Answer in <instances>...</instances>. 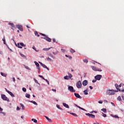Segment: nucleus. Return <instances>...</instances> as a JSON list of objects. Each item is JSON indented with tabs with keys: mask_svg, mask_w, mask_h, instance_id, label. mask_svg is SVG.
<instances>
[{
	"mask_svg": "<svg viewBox=\"0 0 124 124\" xmlns=\"http://www.w3.org/2000/svg\"><path fill=\"white\" fill-rule=\"evenodd\" d=\"M115 92H118V91L109 90L107 91V94L108 95H113L115 94Z\"/></svg>",
	"mask_w": 124,
	"mask_h": 124,
	"instance_id": "f257e3e1",
	"label": "nucleus"
},
{
	"mask_svg": "<svg viewBox=\"0 0 124 124\" xmlns=\"http://www.w3.org/2000/svg\"><path fill=\"white\" fill-rule=\"evenodd\" d=\"M16 47H18V48H20V49H22L23 48V47H26V45L25 44H24V43H18L17 44V45H16Z\"/></svg>",
	"mask_w": 124,
	"mask_h": 124,
	"instance_id": "f03ea898",
	"label": "nucleus"
},
{
	"mask_svg": "<svg viewBox=\"0 0 124 124\" xmlns=\"http://www.w3.org/2000/svg\"><path fill=\"white\" fill-rule=\"evenodd\" d=\"M1 97L3 100H5L6 101H7L8 102H9L10 101L9 100V99L7 97H6V96L5 94H1Z\"/></svg>",
	"mask_w": 124,
	"mask_h": 124,
	"instance_id": "7ed1b4c3",
	"label": "nucleus"
},
{
	"mask_svg": "<svg viewBox=\"0 0 124 124\" xmlns=\"http://www.w3.org/2000/svg\"><path fill=\"white\" fill-rule=\"evenodd\" d=\"M42 38H43V39H45L46 41H48V42H51L52 41V39L47 37V36H46L45 37H42Z\"/></svg>",
	"mask_w": 124,
	"mask_h": 124,
	"instance_id": "20e7f679",
	"label": "nucleus"
},
{
	"mask_svg": "<svg viewBox=\"0 0 124 124\" xmlns=\"http://www.w3.org/2000/svg\"><path fill=\"white\" fill-rule=\"evenodd\" d=\"M68 91H70V92H71V93H75L76 91L74 90V88H73V87L72 86H69L68 88Z\"/></svg>",
	"mask_w": 124,
	"mask_h": 124,
	"instance_id": "39448f33",
	"label": "nucleus"
},
{
	"mask_svg": "<svg viewBox=\"0 0 124 124\" xmlns=\"http://www.w3.org/2000/svg\"><path fill=\"white\" fill-rule=\"evenodd\" d=\"M101 78H102V76L100 75H97L94 77V78L96 80H98V81H99V80H100V79H101Z\"/></svg>",
	"mask_w": 124,
	"mask_h": 124,
	"instance_id": "423d86ee",
	"label": "nucleus"
},
{
	"mask_svg": "<svg viewBox=\"0 0 124 124\" xmlns=\"http://www.w3.org/2000/svg\"><path fill=\"white\" fill-rule=\"evenodd\" d=\"M85 115L86 116H88L90 118H92V119H94V118H95V115L92 114L91 113H85Z\"/></svg>",
	"mask_w": 124,
	"mask_h": 124,
	"instance_id": "0eeeda50",
	"label": "nucleus"
},
{
	"mask_svg": "<svg viewBox=\"0 0 124 124\" xmlns=\"http://www.w3.org/2000/svg\"><path fill=\"white\" fill-rule=\"evenodd\" d=\"M77 88H78V89H81V87H82V83L81 82V81H78L77 83Z\"/></svg>",
	"mask_w": 124,
	"mask_h": 124,
	"instance_id": "6e6552de",
	"label": "nucleus"
},
{
	"mask_svg": "<svg viewBox=\"0 0 124 124\" xmlns=\"http://www.w3.org/2000/svg\"><path fill=\"white\" fill-rule=\"evenodd\" d=\"M75 96L76 97H77L78 98H79V99H81L82 96H80V95L78 93H74Z\"/></svg>",
	"mask_w": 124,
	"mask_h": 124,
	"instance_id": "1a4fd4ad",
	"label": "nucleus"
},
{
	"mask_svg": "<svg viewBox=\"0 0 124 124\" xmlns=\"http://www.w3.org/2000/svg\"><path fill=\"white\" fill-rule=\"evenodd\" d=\"M39 63L44 67V68L47 69V70H49V68L47 67V66L46 65L43 64L42 62H39Z\"/></svg>",
	"mask_w": 124,
	"mask_h": 124,
	"instance_id": "9d476101",
	"label": "nucleus"
},
{
	"mask_svg": "<svg viewBox=\"0 0 124 124\" xmlns=\"http://www.w3.org/2000/svg\"><path fill=\"white\" fill-rule=\"evenodd\" d=\"M17 28L18 29V30H19V31H23V26L21 25H17Z\"/></svg>",
	"mask_w": 124,
	"mask_h": 124,
	"instance_id": "9b49d317",
	"label": "nucleus"
},
{
	"mask_svg": "<svg viewBox=\"0 0 124 124\" xmlns=\"http://www.w3.org/2000/svg\"><path fill=\"white\" fill-rule=\"evenodd\" d=\"M44 117L46 118V119L47 121H48V122H49V123H53V121H52V120L51 119L49 118V117H48L46 116H45Z\"/></svg>",
	"mask_w": 124,
	"mask_h": 124,
	"instance_id": "f8f14e48",
	"label": "nucleus"
},
{
	"mask_svg": "<svg viewBox=\"0 0 124 124\" xmlns=\"http://www.w3.org/2000/svg\"><path fill=\"white\" fill-rule=\"evenodd\" d=\"M83 86H87L88 85V80H85L82 82Z\"/></svg>",
	"mask_w": 124,
	"mask_h": 124,
	"instance_id": "ddd939ff",
	"label": "nucleus"
},
{
	"mask_svg": "<svg viewBox=\"0 0 124 124\" xmlns=\"http://www.w3.org/2000/svg\"><path fill=\"white\" fill-rule=\"evenodd\" d=\"M8 25L11 26V27H11L12 30H13V29H14V28H15V25L14 24H13V23H11L9 22V23H8Z\"/></svg>",
	"mask_w": 124,
	"mask_h": 124,
	"instance_id": "4468645a",
	"label": "nucleus"
},
{
	"mask_svg": "<svg viewBox=\"0 0 124 124\" xmlns=\"http://www.w3.org/2000/svg\"><path fill=\"white\" fill-rule=\"evenodd\" d=\"M8 93H9L10 95L12 96V97H15V95H14V94H13L12 92L10 91H8Z\"/></svg>",
	"mask_w": 124,
	"mask_h": 124,
	"instance_id": "2eb2a0df",
	"label": "nucleus"
},
{
	"mask_svg": "<svg viewBox=\"0 0 124 124\" xmlns=\"http://www.w3.org/2000/svg\"><path fill=\"white\" fill-rule=\"evenodd\" d=\"M34 62L35 65L37 66V69H39V63H38V62H37L36 61H35Z\"/></svg>",
	"mask_w": 124,
	"mask_h": 124,
	"instance_id": "dca6fc26",
	"label": "nucleus"
},
{
	"mask_svg": "<svg viewBox=\"0 0 124 124\" xmlns=\"http://www.w3.org/2000/svg\"><path fill=\"white\" fill-rule=\"evenodd\" d=\"M63 106H64V107H65L66 108H69V106H68V105L66 104V103H63Z\"/></svg>",
	"mask_w": 124,
	"mask_h": 124,
	"instance_id": "f3484780",
	"label": "nucleus"
},
{
	"mask_svg": "<svg viewBox=\"0 0 124 124\" xmlns=\"http://www.w3.org/2000/svg\"><path fill=\"white\" fill-rule=\"evenodd\" d=\"M48 55L49 56V57H51V58H52V59H53L54 60H55V59H56V57L55 56H53L52 55V54H51V53H48Z\"/></svg>",
	"mask_w": 124,
	"mask_h": 124,
	"instance_id": "a211bd4d",
	"label": "nucleus"
},
{
	"mask_svg": "<svg viewBox=\"0 0 124 124\" xmlns=\"http://www.w3.org/2000/svg\"><path fill=\"white\" fill-rule=\"evenodd\" d=\"M55 51H53L52 53L53 54V55H58V54H59V51H58V50H57V49H55Z\"/></svg>",
	"mask_w": 124,
	"mask_h": 124,
	"instance_id": "6ab92c4d",
	"label": "nucleus"
},
{
	"mask_svg": "<svg viewBox=\"0 0 124 124\" xmlns=\"http://www.w3.org/2000/svg\"><path fill=\"white\" fill-rule=\"evenodd\" d=\"M30 102H31V103H33V104H34V105H37V103L34 101H30Z\"/></svg>",
	"mask_w": 124,
	"mask_h": 124,
	"instance_id": "aec40b11",
	"label": "nucleus"
},
{
	"mask_svg": "<svg viewBox=\"0 0 124 124\" xmlns=\"http://www.w3.org/2000/svg\"><path fill=\"white\" fill-rule=\"evenodd\" d=\"M110 116H111L113 118H115L116 119H119V116L117 115H113V114H111Z\"/></svg>",
	"mask_w": 124,
	"mask_h": 124,
	"instance_id": "412c9836",
	"label": "nucleus"
},
{
	"mask_svg": "<svg viewBox=\"0 0 124 124\" xmlns=\"http://www.w3.org/2000/svg\"><path fill=\"white\" fill-rule=\"evenodd\" d=\"M25 96L27 98H30V97H31V95H30V94H28V93H26L25 94Z\"/></svg>",
	"mask_w": 124,
	"mask_h": 124,
	"instance_id": "4be33fe9",
	"label": "nucleus"
},
{
	"mask_svg": "<svg viewBox=\"0 0 124 124\" xmlns=\"http://www.w3.org/2000/svg\"><path fill=\"white\" fill-rule=\"evenodd\" d=\"M0 74L2 76H3V77H6V76L7 75L6 74L3 73L2 72H1Z\"/></svg>",
	"mask_w": 124,
	"mask_h": 124,
	"instance_id": "5701e85b",
	"label": "nucleus"
},
{
	"mask_svg": "<svg viewBox=\"0 0 124 124\" xmlns=\"http://www.w3.org/2000/svg\"><path fill=\"white\" fill-rule=\"evenodd\" d=\"M101 111H103L104 113H107V110L106 108H102Z\"/></svg>",
	"mask_w": 124,
	"mask_h": 124,
	"instance_id": "b1692460",
	"label": "nucleus"
},
{
	"mask_svg": "<svg viewBox=\"0 0 124 124\" xmlns=\"http://www.w3.org/2000/svg\"><path fill=\"white\" fill-rule=\"evenodd\" d=\"M70 52L72 53L73 54V53H75V50L72 48H71L70 50Z\"/></svg>",
	"mask_w": 124,
	"mask_h": 124,
	"instance_id": "393cba45",
	"label": "nucleus"
},
{
	"mask_svg": "<svg viewBox=\"0 0 124 124\" xmlns=\"http://www.w3.org/2000/svg\"><path fill=\"white\" fill-rule=\"evenodd\" d=\"M31 121L33 122V123H35V124H36V123H37V120L35 119H31Z\"/></svg>",
	"mask_w": 124,
	"mask_h": 124,
	"instance_id": "a878e982",
	"label": "nucleus"
},
{
	"mask_svg": "<svg viewBox=\"0 0 124 124\" xmlns=\"http://www.w3.org/2000/svg\"><path fill=\"white\" fill-rule=\"evenodd\" d=\"M83 62H86V63H88V62H89V61L87 59L83 60Z\"/></svg>",
	"mask_w": 124,
	"mask_h": 124,
	"instance_id": "bb28decb",
	"label": "nucleus"
},
{
	"mask_svg": "<svg viewBox=\"0 0 124 124\" xmlns=\"http://www.w3.org/2000/svg\"><path fill=\"white\" fill-rule=\"evenodd\" d=\"M64 79L65 80H69V77H68V76H66L64 77Z\"/></svg>",
	"mask_w": 124,
	"mask_h": 124,
	"instance_id": "cd10ccee",
	"label": "nucleus"
},
{
	"mask_svg": "<svg viewBox=\"0 0 124 124\" xmlns=\"http://www.w3.org/2000/svg\"><path fill=\"white\" fill-rule=\"evenodd\" d=\"M84 94L85 95H87V94H89V93H88V90H86L84 91Z\"/></svg>",
	"mask_w": 124,
	"mask_h": 124,
	"instance_id": "c85d7f7f",
	"label": "nucleus"
},
{
	"mask_svg": "<svg viewBox=\"0 0 124 124\" xmlns=\"http://www.w3.org/2000/svg\"><path fill=\"white\" fill-rule=\"evenodd\" d=\"M20 105L22 107V110H24L25 109V106H24L22 104H20Z\"/></svg>",
	"mask_w": 124,
	"mask_h": 124,
	"instance_id": "c756f323",
	"label": "nucleus"
},
{
	"mask_svg": "<svg viewBox=\"0 0 124 124\" xmlns=\"http://www.w3.org/2000/svg\"><path fill=\"white\" fill-rule=\"evenodd\" d=\"M47 61H49V62H54L53 60H52L51 58H49V57L46 58Z\"/></svg>",
	"mask_w": 124,
	"mask_h": 124,
	"instance_id": "7c9ffc66",
	"label": "nucleus"
},
{
	"mask_svg": "<svg viewBox=\"0 0 124 124\" xmlns=\"http://www.w3.org/2000/svg\"><path fill=\"white\" fill-rule=\"evenodd\" d=\"M56 107L60 109V110H63L62 108H60V105H57Z\"/></svg>",
	"mask_w": 124,
	"mask_h": 124,
	"instance_id": "2f4dec72",
	"label": "nucleus"
},
{
	"mask_svg": "<svg viewBox=\"0 0 124 124\" xmlns=\"http://www.w3.org/2000/svg\"><path fill=\"white\" fill-rule=\"evenodd\" d=\"M97 69V68H96V67H95V66L92 67V69H93V70H94V71H96Z\"/></svg>",
	"mask_w": 124,
	"mask_h": 124,
	"instance_id": "473e14b6",
	"label": "nucleus"
},
{
	"mask_svg": "<svg viewBox=\"0 0 124 124\" xmlns=\"http://www.w3.org/2000/svg\"><path fill=\"white\" fill-rule=\"evenodd\" d=\"M71 115H73V116H74V117H78V115L75 113H70Z\"/></svg>",
	"mask_w": 124,
	"mask_h": 124,
	"instance_id": "72a5a7b5",
	"label": "nucleus"
},
{
	"mask_svg": "<svg viewBox=\"0 0 124 124\" xmlns=\"http://www.w3.org/2000/svg\"><path fill=\"white\" fill-rule=\"evenodd\" d=\"M2 41L3 42L4 44H5V45H6V43H5V37H3V38L2 39Z\"/></svg>",
	"mask_w": 124,
	"mask_h": 124,
	"instance_id": "f704fd0d",
	"label": "nucleus"
},
{
	"mask_svg": "<svg viewBox=\"0 0 124 124\" xmlns=\"http://www.w3.org/2000/svg\"><path fill=\"white\" fill-rule=\"evenodd\" d=\"M117 100H119V101H121L122 100V97H121V96L118 97Z\"/></svg>",
	"mask_w": 124,
	"mask_h": 124,
	"instance_id": "c9c22d12",
	"label": "nucleus"
},
{
	"mask_svg": "<svg viewBox=\"0 0 124 124\" xmlns=\"http://www.w3.org/2000/svg\"><path fill=\"white\" fill-rule=\"evenodd\" d=\"M20 55L21 57H22V58H24V59H26V58H27V57H26V56L24 55V54L20 53Z\"/></svg>",
	"mask_w": 124,
	"mask_h": 124,
	"instance_id": "e433bc0d",
	"label": "nucleus"
},
{
	"mask_svg": "<svg viewBox=\"0 0 124 124\" xmlns=\"http://www.w3.org/2000/svg\"><path fill=\"white\" fill-rule=\"evenodd\" d=\"M68 75H69V76H68L69 78H72L73 76L71 74L68 73Z\"/></svg>",
	"mask_w": 124,
	"mask_h": 124,
	"instance_id": "4c0bfd02",
	"label": "nucleus"
},
{
	"mask_svg": "<svg viewBox=\"0 0 124 124\" xmlns=\"http://www.w3.org/2000/svg\"><path fill=\"white\" fill-rule=\"evenodd\" d=\"M22 91H23V92H24L25 93H26V92H27V89H26V88L23 87V88H22Z\"/></svg>",
	"mask_w": 124,
	"mask_h": 124,
	"instance_id": "58836bf2",
	"label": "nucleus"
},
{
	"mask_svg": "<svg viewBox=\"0 0 124 124\" xmlns=\"http://www.w3.org/2000/svg\"><path fill=\"white\" fill-rule=\"evenodd\" d=\"M35 34L38 36V37H39V35L38 34V32L37 31H35Z\"/></svg>",
	"mask_w": 124,
	"mask_h": 124,
	"instance_id": "ea45409f",
	"label": "nucleus"
},
{
	"mask_svg": "<svg viewBox=\"0 0 124 124\" xmlns=\"http://www.w3.org/2000/svg\"><path fill=\"white\" fill-rule=\"evenodd\" d=\"M102 116L103 117H104V118H106V117H107V115H106V114L103 113V112H102Z\"/></svg>",
	"mask_w": 124,
	"mask_h": 124,
	"instance_id": "a19ab883",
	"label": "nucleus"
},
{
	"mask_svg": "<svg viewBox=\"0 0 124 124\" xmlns=\"http://www.w3.org/2000/svg\"><path fill=\"white\" fill-rule=\"evenodd\" d=\"M40 35H42V36H44V37H45V36H46V35H45V34H43L42 33H40Z\"/></svg>",
	"mask_w": 124,
	"mask_h": 124,
	"instance_id": "79ce46f5",
	"label": "nucleus"
},
{
	"mask_svg": "<svg viewBox=\"0 0 124 124\" xmlns=\"http://www.w3.org/2000/svg\"><path fill=\"white\" fill-rule=\"evenodd\" d=\"M34 80L35 81V83H37V84H39V83H38V81H37V80H36V79L34 78Z\"/></svg>",
	"mask_w": 124,
	"mask_h": 124,
	"instance_id": "37998d69",
	"label": "nucleus"
},
{
	"mask_svg": "<svg viewBox=\"0 0 124 124\" xmlns=\"http://www.w3.org/2000/svg\"><path fill=\"white\" fill-rule=\"evenodd\" d=\"M96 71L101 72V71H102V70H101V69L97 68Z\"/></svg>",
	"mask_w": 124,
	"mask_h": 124,
	"instance_id": "c03bdc74",
	"label": "nucleus"
},
{
	"mask_svg": "<svg viewBox=\"0 0 124 124\" xmlns=\"http://www.w3.org/2000/svg\"><path fill=\"white\" fill-rule=\"evenodd\" d=\"M50 49H51V48H44V50L45 51H48V50H50Z\"/></svg>",
	"mask_w": 124,
	"mask_h": 124,
	"instance_id": "a18cd8bd",
	"label": "nucleus"
},
{
	"mask_svg": "<svg viewBox=\"0 0 124 124\" xmlns=\"http://www.w3.org/2000/svg\"><path fill=\"white\" fill-rule=\"evenodd\" d=\"M98 103H99L100 104H102V103H103V101L100 100L98 101Z\"/></svg>",
	"mask_w": 124,
	"mask_h": 124,
	"instance_id": "49530a36",
	"label": "nucleus"
},
{
	"mask_svg": "<svg viewBox=\"0 0 124 124\" xmlns=\"http://www.w3.org/2000/svg\"><path fill=\"white\" fill-rule=\"evenodd\" d=\"M45 81H46V82L47 83L48 85H50V83H49V81L48 80L45 79Z\"/></svg>",
	"mask_w": 124,
	"mask_h": 124,
	"instance_id": "de8ad7c7",
	"label": "nucleus"
},
{
	"mask_svg": "<svg viewBox=\"0 0 124 124\" xmlns=\"http://www.w3.org/2000/svg\"><path fill=\"white\" fill-rule=\"evenodd\" d=\"M61 51H62V52L63 53H65V49H64L62 48V49H61Z\"/></svg>",
	"mask_w": 124,
	"mask_h": 124,
	"instance_id": "09e8293b",
	"label": "nucleus"
},
{
	"mask_svg": "<svg viewBox=\"0 0 124 124\" xmlns=\"http://www.w3.org/2000/svg\"><path fill=\"white\" fill-rule=\"evenodd\" d=\"M96 80L97 79H93V81H92L93 83H95V82H96Z\"/></svg>",
	"mask_w": 124,
	"mask_h": 124,
	"instance_id": "8fccbe9b",
	"label": "nucleus"
},
{
	"mask_svg": "<svg viewBox=\"0 0 124 124\" xmlns=\"http://www.w3.org/2000/svg\"><path fill=\"white\" fill-rule=\"evenodd\" d=\"M20 110V108L19 107H16V110L19 111Z\"/></svg>",
	"mask_w": 124,
	"mask_h": 124,
	"instance_id": "3c124183",
	"label": "nucleus"
},
{
	"mask_svg": "<svg viewBox=\"0 0 124 124\" xmlns=\"http://www.w3.org/2000/svg\"><path fill=\"white\" fill-rule=\"evenodd\" d=\"M52 41H53V43H55V42H56V39H55V38H53V39H52Z\"/></svg>",
	"mask_w": 124,
	"mask_h": 124,
	"instance_id": "603ef678",
	"label": "nucleus"
},
{
	"mask_svg": "<svg viewBox=\"0 0 124 124\" xmlns=\"http://www.w3.org/2000/svg\"><path fill=\"white\" fill-rule=\"evenodd\" d=\"M52 92H54V93H56V92H57V90H56V89H52Z\"/></svg>",
	"mask_w": 124,
	"mask_h": 124,
	"instance_id": "864d4df0",
	"label": "nucleus"
},
{
	"mask_svg": "<svg viewBox=\"0 0 124 124\" xmlns=\"http://www.w3.org/2000/svg\"><path fill=\"white\" fill-rule=\"evenodd\" d=\"M122 99L124 101V94L122 95Z\"/></svg>",
	"mask_w": 124,
	"mask_h": 124,
	"instance_id": "5fc2aeb1",
	"label": "nucleus"
},
{
	"mask_svg": "<svg viewBox=\"0 0 124 124\" xmlns=\"http://www.w3.org/2000/svg\"><path fill=\"white\" fill-rule=\"evenodd\" d=\"M81 110H83V111H86L85 108H80Z\"/></svg>",
	"mask_w": 124,
	"mask_h": 124,
	"instance_id": "6e6d98bb",
	"label": "nucleus"
},
{
	"mask_svg": "<svg viewBox=\"0 0 124 124\" xmlns=\"http://www.w3.org/2000/svg\"><path fill=\"white\" fill-rule=\"evenodd\" d=\"M39 77H40V78H43V76H42V75H39Z\"/></svg>",
	"mask_w": 124,
	"mask_h": 124,
	"instance_id": "4d7b16f0",
	"label": "nucleus"
},
{
	"mask_svg": "<svg viewBox=\"0 0 124 124\" xmlns=\"http://www.w3.org/2000/svg\"><path fill=\"white\" fill-rule=\"evenodd\" d=\"M111 104H112V105L113 106H115V104H114V103H113V102H111Z\"/></svg>",
	"mask_w": 124,
	"mask_h": 124,
	"instance_id": "13d9d810",
	"label": "nucleus"
},
{
	"mask_svg": "<svg viewBox=\"0 0 124 124\" xmlns=\"http://www.w3.org/2000/svg\"><path fill=\"white\" fill-rule=\"evenodd\" d=\"M32 49L35 50V51H36V49L35 48V46H33Z\"/></svg>",
	"mask_w": 124,
	"mask_h": 124,
	"instance_id": "bf43d9fd",
	"label": "nucleus"
},
{
	"mask_svg": "<svg viewBox=\"0 0 124 124\" xmlns=\"http://www.w3.org/2000/svg\"><path fill=\"white\" fill-rule=\"evenodd\" d=\"M89 88L91 90H93V86H90Z\"/></svg>",
	"mask_w": 124,
	"mask_h": 124,
	"instance_id": "052dcab7",
	"label": "nucleus"
},
{
	"mask_svg": "<svg viewBox=\"0 0 124 124\" xmlns=\"http://www.w3.org/2000/svg\"><path fill=\"white\" fill-rule=\"evenodd\" d=\"M3 109L0 107V112H2Z\"/></svg>",
	"mask_w": 124,
	"mask_h": 124,
	"instance_id": "680f3d73",
	"label": "nucleus"
},
{
	"mask_svg": "<svg viewBox=\"0 0 124 124\" xmlns=\"http://www.w3.org/2000/svg\"><path fill=\"white\" fill-rule=\"evenodd\" d=\"M25 68H26V69H29V70H31V69H29V67L28 66L25 67Z\"/></svg>",
	"mask_w": 124,
	"mask_h": 124,
	"instance_id": "e2e57ef3",
	"label": "nucleus"
},
{
	"mask_svg": "<svg viewBox=\"0 0 124 124\" xmlns=\"http://www.w3.org/2000/svg\"><path fill=\"white\" fill-rule=\"evenodd\" d=\"M13 81L14 82H15L16 80H15V78H13Z\"/></svg>",
	"mask_w": 124,
	"mask_h": 124,
	"instance_id": "0e129e2a",
	"label": "nucleus"
},
{
	"mask_svg": "<svg viewBox=\"0 0 124 124\" xmlns=\"http://www.w3.org/2000/svg\"><path fill=\"white\" fill-rule=\"evenodd\" d=\"M69 59H70V60H71V59H72V57L71 56H68Z\"/></svg>",
	"mask_w": 124,
	"mask_h": 124,
	"instance_id": "69168bd1",
	"label": "nucleus"
},
{
	"mask_svg": "<svg viewBox=\"0 0 124 124\" xmlns=\"http://www.w3.org/2000/svg\"><path fill=\"white\" fill-rule=\"evenodd\" d=\"M0 54L1 55H2V54H3V53L2 52V51H0Z\"/></svg>",
	"mask_w": 124,
	"mask_h": 124,
	"instance_id": "338daca9",
	"label": "nucleus"
},
{
	"mask_svg": "<svg viewBox=\"0 0 124 124\" xmlns=\"http://www.w3.org/2000/svg\"><path fill=\"white\" fill-rule=\"evenodd\" d=\"M94 112V111L93 110L92 111H90V113H91V114H93V113Z\"/></svg>",
	"mask_w": 124,
	"mask_h": 124,
	"instance_id": "774afa93",
	"label": "nucleus"
}]
</instances>
